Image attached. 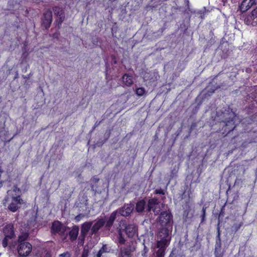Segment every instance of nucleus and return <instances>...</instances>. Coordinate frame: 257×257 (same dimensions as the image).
Segmentation results:
<instances>
[{"label": "nucleus", "mask_w": 257, "mask_h": 257, "mask_svg": "<svg viewBox=\"0 0 257 257\" xmlns=\"http://www.w3.org/2000/svg\"><path fill=\"white\" fill-rule=\"evenodd\" d=\"M157 247L159 248L157 251V257H162L164 254L165 248L171 240L170 231L166 227L162 228L158 232Z\"/></svg>", "instance_id": "1"}, {"label": "nucleus", "mask_w": 257, "mask_h": 257, "mask_svg": "<svg viewBox=\"0 0 257 257\" xmlns=\"http://www.w3.org/2000/svg\"><path fill=\"white\" fill-rule=\"evenodd\" d=\"M221 121L224 123V131L227 133L233 131L236 127L235 121L236 117L235 113L228 107L225 108L220 116Z\"/></svg>", "instance_id": "2"}, {"label": "nucleus", "mask_w": 257, "mask_h": 257, "mask_svg": "<svg viewBox=\"0 0 257 257\" xmlns=\"http://www.w3.org/2000/svg\"><path fill=\"white\" fill-rule=\"evenodd\" d=\"M32 246L28 242L20 243L17 247L18 252L20 256L26 257L29 255L32 251Z\"/></svg>", "instance_id": "3"}, {"label": "nucleus", "mask_w": 257, "mask_h": 257, "mask_svg": "<svg viewBox=\"0 0 257 257\" xmlns=\"http://www.w3.org/2000/svg\"><path fill=\"white\" fill-rule=\"evenodd\" d=\"M224 250L221 247V241L220 238V231L219 227L217 228V235L214 249L215 257H223L224 254Z\"/></svg>", "instance_id": "4"}, {"label": "nucleus", "mask_w": 257, "mask_h": 257, "mask_svg": "<svg viewBox=\"0 0 257 257\" xmlns=\"http://www.w3.org/2000/svg\"><path fill=\"white\" fill-rule=\"evenodd\" d=\"M21 191L17 186H14L13 188L7 191V196L3 200V204L6 206V203L9 201V198L12 199H22L21 198Z\"/></svg>", "instance_id": "5"}, {"label": "nucleus", "mask_w": 257, "mask_h": 257, "mask_svg": "<svg viewBox=\"0 0 257 257\" xmlns=\"http://www.w3.org/2000/svg\"><path fill=\"white\" fill-rule=\"evenodd\" d=\"M51 232L53 233H58L60 235L64 234L66 230V227L59 221H55L51 226Z\"/></svg>", "instance_id": "6"}, {"label": "nucleus", "mask_w": 257, "mask_h": 257, "mask_svg": "<svg viewBox=\"0 0 257 257\" xmlns=\"http://www.w3.org/2000/svg\"><path fill=\"white\" fill-rule=\"evenodd\" d=\"M151 210L154 212L155 215L159 214L160 212V207L159 204V201L156 198H152L149 200L147 210L150 211Z\"/></svg>", "instance_id": "7"}, {"label": "nucleus", "mask_w": 257, "mask_h": 257, "mask_svg": "<svg viewBox=\"0 0 257 257\" xmlns=\"http://www.w3.org/2000/svg\"><path fill=\"white\" fill-rule=\"evenodd\" d=\"M92 222L93 223L91 228L92 235L96 234L104 226L105 220L103 218H98Z\"/></svg>", "instance_id": "8"}, {"label": "nucleus", "mask_w": 257, "mask_h": 257, "mask_svg": "<svg viewBox=\"0 0 257 257\" xmlns=\"http://www.w3.org/2000/svg\"><path fill=\"white\" fill-rule=\"evenodd\" d=\"M93 222L87 221L83 223L81 226V234L79 237V239L83 241L84 238L87 235L89 230L92 227Z\"/></svg>", "instance_id": "9"}, {"label": "nucleus", "mask_w": 257, "mask_h": 257, "mask_svg": "<svg viewBox=\"0 0 257 257\" xmlns=\"http://www.w3.org/2000/svg\"><path fill=\"white\" fill-rule=\"evenodd\" d=\"M172 219L171 214L167 211L161 212L157 219L158 222L162 226H165L170 223Z\"/></svg>", "instance_id": "10"}, {"label": "nucleus", "mask_w": 257, "mask_h": 257, "mask_svg": "<svg viewBox=\"0 0 257 257\" xmlns=\"http://www.w3.org/2000/svg\"><path fill=\"white\" fill-rule=\"evenodd\" d=\"M42 25L46 29H48L52 22V12L50 10L45 12L42 19Z\"/></svg>", "instance_id": "11"}, {"label": "nucleus", "mask_w": 257, "mask_h": 257, "mask_svg": "<svg viewBox=\"0 0 257 257\" xmlns=\"http://www.w3.org/2000/svg\"><path fill=\"white\" fill-rule=\"evenodd\" d=\"M24 202L22 199H12L11 202L8 206V208L9 210L13 212H16L20 207V206L24 204Z\"/></svg>", "instance_id": "12"}, {"label": "nucleus", "mask_w": 257, "mask_h": 257, "mask_svg": "<svg viewBox=\"0 0 257 257\" xmlns=\"http://www.w3.org/2000/svg\"><path fill=\"white\" fill-rule=\"evenodd\" d=\"M134 207V205L132 203L126 204L117 211L121 216H128L132 212Z\"/></svg>", "instance_id": "13"}, {"label": "nucleus", "mask_w": 257, "mask_h": 257, "mask_svg": "<svg viewBox=\"0 0 257 257\" xmlns=\"http://www.w3.org/2000/svg\"><path fill=\"white\" fill-rule=\"evenodd\" d=\"M134 246H128L126 247L120 248V252L118 257H131V253L135 251Z\"/></svg>", "instance_id": "14"}, {"label": "nucleus", "mask_w": 257, "mask_h": 257, "mask_svg": "<svg viewBox=\"0 0 257 257\" xmlns=\"http://www.w3.org/2000/svg\"><path fill=\"white\" fill-rule=\"evenodd\" d=\"M4 235L7 237L13 238L15 237V233L14 231V225L12 224H9L6 225L3 229Z\"/></svg>", "instance_id": "15"}, {"label": "nucleus", "mask_w": 257, "mask_h": 257, "mask_svg": "<svg viewBox=\"0 0 257 257\" xmlns=\"http://www.w3.org/2000/svg\"><path fill=\"white\" fill-rule=\"evenodd\" d=\"M54 14L59 17V20H57L59 27L61 25L62 23L64 20L65 15L64 12L61 8L55 7L53 9Z\"/></svg>", "instance_id": "16"}, {"label": "nucleus", "mask_w": 257, "mask_h": 257, "mask_svg": "<svg viewBox=\"0 0 257 257\" xmlns=\"http://www.w3.org/2000/svg\"><path fill=\"white\" fill-rule=\"evenodd\" d=\"M117 213V211L112 212L106 221L105 220V227L106 230H109L112 226L114 221L116 219Z\"/></svg>", "instance_id": "17"}, {"label": "nucleus", "mask_w": 257, "mask_h": 257, "mask_svg": "<svg viewBox=\"0 0 257 257\" xmlns=\"http://www.w3.org/2000/svg\"><path fill=\"white\" fill-rule=\"evenodd\" d=\"M253 5H255L251 0H243L240 6V10L242 12H245Z\"/></svg>", "instance_id": "18"}, {"label": "nucleus", "mask_w": 257, "mask_h": 257, "mask_svg": "<svg viewBox=\"0 0 257 257\" xmlns=\"http://www.w3.org/2000/svg\"><path fill=\"white\" fill-rule=\"evenodd\" d=\"M137 229V227L134 224L127 225L125 228V233L128 237L134 236L136 233Z\"/></svg>", "instance_id": "19"}, {"label": "nucleus", "mask_w": 257, "mask_h": 257, "mask_svg": "<svg viewBox=\"0 0 257 257\" xmlns=\"http://www.w3.org/2000/svg\"><path fill=\"white\" fill-rule=\"evenodd\" d=\"M122 81L123 86H131L133 84V77L128 74H124L122 77Z\"/></svg>", "instance_id": "20"}, {"label": "nucleus", "mask_w": 257, "mask_h": 257, "mask_svg": "<svg viewBox=\"0 0 257 257\" xmlns=\"http://www.w3.org/2000/svg\"><path fill=\"white\" fill-rule=\"evenodd\" d=\"M79 227L76 225L73 226L72 228L69 232V235L71 241L75 240L78 236L79 232Z\"/></svg>", "instance_id": "21"}, {"label": "nucleus", "mask_w": 257, "mask_h": 257, "mask_svg": "<svg viewBox=\"0 0 257 257\" xmlns=\"http://www.w3.org/2000/svg\"><path fill=\"white\" fill-rule=\"evenodd\" d=\"M146 206V203L144 200H141L136 204V210L137 212L141 213L143 212Z\"/></svg>", "instance_id": "22"}, {"label": "nucleus", "mask_w": 257, "mask_h": 257, "mask_svg": "<svg viewBox=\"0 0 257 257\" xmlns=\"http://www.w3.org/2000/svg\"><path fill=\"white\" fill-rule=\"evenodd\" d=\"M29 236V234L27 232L22 233L19 236L18 241L20 243H23L22 242L27 239Z\"/></svg>", "instance_id": "23"}, {"label": "nucleus", "mask_w": 257, "mask_h": 257, "mask_svg": "<svg viewBox=\"0 0 257 257\" xmlns=\"http://www.w3.org/2000/svg\"><path fill=\"white\" fill-rule=\"evenodd\" d=\"M242 223L240 222L239 223L234 224L231 228V231L234 232H236L240 228Z\"/></svg>", "instance_id": "24"}, {"label": "nucleus", "mask_w": 257, "mask_h": 257, "mask_svg": "<svg viewBox=\"0 0 257 257\" xmlns=\"http://www.w3.org/2000/svg\"><path fill=\"white\" fill-rule=\"evenodd\" d=\"M136 93L139 96H143L145 93V89L143 87L138 88L136 89Z\"/></svg>", "instance_id": "25"}, {"label": "nucleus", "mask_w": 257, "mask_h": 257, "mask_svg": "<svg viewBox=\"0 0 257 257\" xmlns=\"http://www.w3.org/2000/svg\"><path fill=\"white\" fill-rule=\"evenodd\" d=\"M119 235H118V242L120 244H124L125 242V240L124 237L122 236L121 231H119Z\"/></svg>", "instance_id": "26"}, {"label": "nucleus", "mask_w": 257, "mask_h": 257, "mask_svg": "<svg viewBox=\"0 0 257 257\" xmlns=\"http://www.w3.org/2000/svg\"><path fill=\"white\" fill-rule=\"evenodd\" d=\"M205 215H206V208L204 207H203L202 210V214L200 216V217L201 218V223H203L204 221Z\"/></svg>", "instance_id": "27"}, {"label": "nucleus", "mask_w": 257, "mask_h": 257, "mask_svg": "<svg viewBox=\"0 0 257 257\" xmlns=\"http://www.w3.org/2000/svg\"><path fill=\"white\" fill-rule=\"evenodd\" d=\"M10 239V238H9V237H7L5 236V238H4V239L3 240L2 244H3V246L4 247H6L8 246V240Z\"/></svg>", "instance_id": "28"}, {"label": "nucleus", "mask_w": 257, "mask_h": 257, "mask_svg": "<svg viewBox=\"0 0 257 257\" xmlns=\"http://www.w3.org/2000/svg\"><path fill=\"white\" fill-rule=\"evenodd\" d=\"M88 249L84 247L82 253L81 257H87L88 255Z\"/></svg>", "instance_id": "29"}, {"label": "nucleus", "mask_w": 257, "mask_h": 257, "mask_svg": "<svg viewBox=\"0 0 257 257\" xmlns=\"http://www.w3.org/2000/svg\"><path fill=\"white\" fill-rule=\"evenodd\" d=\"M84 217V214H79L75 217V220H76V222H79Z\"/></svg>", "instance_id": "30"}, {"label": "nucleus", "mask_w": 257, "mask_h": 257, "mask_svg": "<svg viewBox=\"0 0 257 257\" xmlns=\"http://www.w3.org/2000/svg\"><path fill=\"white\" fill-rule=\"evenodd\" d=\"M59 257H71V254L68 252H65L60 254Z\"/></svg>", "instance_id": "31"}, {"label": "nucleus", "mask_w": 257, "mask_h": 257, "mask_svg": "<svg viewBox=\"0 0 257 257\" xmlns=\"http://www.w3.org/2000/svg\"><path fill=\"white\" fill-rule=\"evenodd\" d=\"M100 249H102V251H103V252H109V249L107 247V246H106V245H104L103 246V247Z\"/></svg>", "instance_id": "32"}, {"label": "nucleus", "mask_w": 257, "mask_h": 257, "mask_svg": "<svg viewBox=\"0 0 257 257\" xmlns=\"http://www.w3.org/2000/svg\"><path fill=\"white\" fill-rule=\"evenodd\" d=\"M155 193L159 194H163V195H164L165 194L164 191L161 189L156 190Z\"/></svg>", "instance_id": "33"}, {"label": "nucleus", "mask_w": 257, "mask_h": 257, "mask_svg": "<svg viewBox=\"0 0 257 257\" xmlns=\"http://www.w3.org/2000/svg\"><path fill=\"white\" fill-rule=\"evenodd\" d=\"M102 253H103L102 250V249H100L99 250V251L97 252L96 257H101V255H102Z\"/></svg>", "instance_id": "34"}, {"label": "nucleus", "mask_w": 257, "mask_h": 257, "mask_svg": "<svg viewBox=\"0 0 257 257\" xmlns=\"http://www.w3.org/2000/svg\"><path fill=\"white\" fill-rule=\"evenodd\" d=\"M148 250H149L148 248L145 245H144V250H143L144 253L143 254V255H145V254L148 252Z\"/></svg>", "instance_id": "35"}, {"label": "nucleus", "mask_w": 257, "mask_h": 257, "mask_svg": "<svg viewBox=\"0 0 257 257\" xmlns=\"http://www.w3.org/2000/svg\"><path fill=\"white\" fill-rule=\"evenodd\" d=\"M252 2H254V4L255 5H257V0H251Z\"/></svg>", "instance_id": "36"}, {"label": "nucleus", "mask_w": 257, "mask_h": 257, "mask_svg": "<svg viewBox=\"0 0 257 257\" xmlns=\"http://www.w3.org/2000/svg\"><path fill=\"white\" fill-rule=\"evenodd\" d=\"M98 124H97V123H95L94 124V126H93V129L94 130L96 127H97V126H98Z\"/></svg>", "instance_id": "37"}]
</instances>
